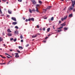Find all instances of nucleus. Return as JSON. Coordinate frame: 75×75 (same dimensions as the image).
I'll list each match as a JSON object with an SVG mask.
<instances>
[{
	"label": "nucleus",
	"instance_id": "nucleus-13",
	"mask_svg": "<svg viewBox=\"0 0 75 75\" xmlns=\"http://www.w3.org/2000/svg\"><path fill=\"white\" fill-rule=\"evenodd\" d=\"M12 24L13 25H16V24H17V23L16 22H13Z\"/></svg>",
	"mask_w": 75,
	"mask_h": 75
},
{
	"label": "nucleus",
	"instance_id": "nucleus-42",
	"mask_svg": "<svg viewBox=\"0 0 75 75\" xmlns=\"http://www.w3.org/2000/svg\"><path fill=\"white\" fill-rule=\"evenodd\" d=\"M43 31H45V28H44L42 29Z\"/></svg>",
	"mask_w": 75,
	"mask_h": 75
},
{
	"label": "nucleus",
	"instance_id": "nucleus-44",
	"mask_svg": "<svg viewBox=\"0 0 75 75\" xmlns=\"http://www.w3.org/2000/svg\"><path fill=\"white\" fill-rule=\"evenodd\" d=\"M28 21V19H26V20H25V21L26 22H27V21Z\"/></svg>",
	"mask_w": 75,
	"mask_h": 75
},
{
	"label": "nucleus",
	"instance_id": "nucleus-28",
	"mask_svg": "<svg viewBox=\"0 0 75 75\" xmlns=\"http://www.w3.org/2000/svg\"><path fill=\"white\" fill-rule=\"evenodd\" d=\"M39 3L40 4H42V1H39Z\"/></svg>",
	"mask_w": 75,
	"mask_h": 75
},
{
	"label": "nucleus",
	"instance_id": "nucleus-56",
	"mask_svg": "<svg viewBox=\"0 0 75 75\" xmlns=\"http://www.w3.org/2000/svg\"><path fill=\"white\" fill-rule=\"evenodd\" d=\"M9 62H10V61H9V62L7 64H9Z\"/></svg>",
	"mask_w": 75,
	"mask_h": 75
},
{
	"label": "nucleus",
	"instance_id": "nucleus-39",
	"mask_svg": "<svg viewBox=\"0 0 75 75\" xmlns=\"http://www.w3.org/2000/svg\"><path fill=\"white\" fill-rule=\"evenodd\" d=\"M13 38H12L10 39L11 41H13Z\"/></svg>",
	"mask_w": 75,
	"mask_h": 75
},
{
	"label": "nucleus",
	"instance_id": "nucleus-51",
	"mask_svg": "<svg viewBox=\"0 0 75 75\" xmlns=\"http://www.w3.org/2000/svg\"><path fill=\"white\" fill-rule=\"evenodd\" d=\"M7 57L8 58H10V57H8V56H7Z\"/></svg>",
	"mask_w": 75,
	"mask_h": 75
},
{
	"label": "nucleus",
	"instance_id": "nucleus-18",
	"mask_svg": "<svg viewBox=\"0 0 75 75\" xmlns=\"http://www.w3.org/2000/svg\"><path fill=\"white\" fill-rule=\"evenodd\" d=\"M50 29H51V28H49L47 29V32H49L50 31Z\"/></svg>",
	"mask_w": 75,
	"mask_h": 75
},
{
	"label": "nucleus",
	"instance_id": "nucleus-17",
	"mask_svg": "<svg viewBox=\"0 0 75 75\" xmlns=\"http://www.w3.org/2000/svg\"><path fill=\"white\" fill-rule=\"evenodd\" d=\"M18 32L17 31H14V34H18Z\"/></svg>",
	"mask_w": 75,
	"mask_h": 75
},
{
	"label": "nucleus",
	"instance_id": "nucleus-33",
	"mask_svg": "<svg viewBox=\"0 0 75 75\" xmlns=\"http://www.w3.org/2000/svg\"><path fill=\"white\" fill-rule=\"evenodd\" d=\"M29 46V44H28L26 45H25L26 47H28Z\"/></svg>",
	"mask_w": 75,
	"mask_h": 75
},
{
	"label": "nucleus",
	"instance_id": "nucleus-62",
	"mask_svg": "<svg viewBox=\"0 0 75 75\" xmlns=\"http://www.w3.org/2000/svg\"><path fill=\"white\" fill-rule=\"evenodd\" d=\"M50 35H51V34H49V35H48V36H50Z\"/></svg>",
	"mask_w": 75,
	"mask_h": 75
},
{
	"label": "nucleus",
	"instance_id": "nucleus-57",
	"mask_svg": "<svg viewBox=\"0 0 75 75\" xmlns=\"http://www.w3.org/2000/svg\"><path fill=\"white\" fill-rule=\"evenodd\" d=\"M47 17H46L45 18H44V19H47Z\"/></svg>",
	"mask_w": 75,
	"mask_h": 75
},
{
	"label": "nucleus",
	"instance_id": "nucleus-49",
	"mask_svg": "<svg viewBox=\"0 0 75 75\" xmlns=\"http://www.w3.org/2000/svg\"><path fill=\"white\" fill-rule=\"evenodd\" d=\"M66 8H67V7H65L64 9L63 10H65V9H66Z\"/></svg>",
	"mask_w": 75,
	"mask_h": 75
},
{
	"label": "nucleus",
	"instance_id": "nucleus-37",
	"mask_svg": "<svg viewBox=\"0 0 75 75\" xmlns=\"http://www.w3.org/2000/svg\"><path fill=\"white\" fill-rule=\"evenodd\" d=\"M32 11H33V12H35V10L33 9L32 10Z\"/></svg>",
	"mask_w": 75,
	"mask_h": 75
},
{
	"label": "nucleus",
	"instance_id": "nucleus-43",
	"mask_svg": "<svg viewBox=\"0 0 75 75\" xmlns=\"http://www.w3.org/2000/svg\"><path fill=\"white\" fill-rule=\"evenodd\" d=\"M61 21H59V24H61Z\"/></svg>",
	"mask_w": 75,
	"mask_h": 75
},
{
	"label": "nucleus",
	"instance_id": "nucleus-5",
	"mask_svg": "<svg viewBox=\"0 0 75 75\" xmlns=\"http://www.w3.org/2000/svg\"><path fill=\"white\" fill-rule=\"evenodd\" d=\"M65 22H64V23H63L61 24H60V25H61L62 27L63 26H65L66 25V24L65 23Z\"/></svg>",
	"mask_w": 75,
	"mask_h": 75
},
{
	"label": "nucleus",
	"instance_id": "nucleus-9",
	"mask_svg": "<svg viewBox=\"0 0 75 75\" xmlns=\"http://www.w3.org/2000/svg\"><path fill=\"white\" fill-rule=\"evenodd\" d=\"M7 35H8V36H10V37H11L12 35V34L8 33Z\"/></svg>",
	"mask_w": 75,
	"mask_h": 75
},
{
	"label": "nucleus",
	"instance_id": "nucleus-26",
	"mask_svg": "<svg viewBox=\"0 0 75 75\" xmlns=\"http://www.w3.org/2000/svg\"><path fill=\"white\" fill-rule=\"evenodd\" d=\"M16 41H17V39H16V38H15L13 40V41L14 42H16Z\"/></svg>",
	"mask_w": 75,
	"mask_h": 75
},
{
	"label": "nucleus",
	"instance_id": "nucleus-34",
	"mask_svg": "<svg viewBox=\"0 0 75 75\" xmlns=\"http://www.w3.org/2000/svg\"><path fill=\"white\" fill-rule=\"evenodd\" d=\"M36 27L38 28H39L40 27V26H39L38 25H37Z\"/></svg>",
	"mask_w": 75,
	"mask_h": 75
},
{
	"label": "nucleus",
	"instance_id": "nucleus-47",
	"mask_svg": "<svg viewBox=\"0 0 75 75\" xmlns=\"http://www.w3.org/2000/svg\"><path fill=\"white\" fill-rule=\"evenodd\" d=\"M23 20H24L25 19V18H24V17H23Z\"/></svg>",
	"mask_w": 75,
	"mask_h": 75
},
{
	"label": "nucleus",
	"instance_id": "nucleus-59",
	"mask_svg": "<svg viewBox=\"0 0 75 75\" xmlns=\"http://www.w3.org/2000/svg\"><path fill=\"white\" fill-rule=\"evenodd\" d=\"M44 42H46V40H45L44 41Z\"/></svg>",
	"mask_w": 75,
	"mask_h": 75
},
{
	"label": "nucleus",
	"instance_id": "nucleus-38",
	"mask_svg": "<svg viewBox=\"0 0 75 75\" xmlns=\"http://www.w3.org/2000/svg\"><path fill=\"white\" fill-rule=\"evenodd\" d=\"M0 12L1 13V14H2V12L1 11V9H0Z\"/></svg>",
	"mask_w": 75,
	"mask_h": 75
},
{
	"label": "nucleus",
	"instance_id": "nucleus-41",
	"mask_svg": "<svg viewBox=\"0 0 75 75\" xmlns=\"http://www.w3.org/2000/svg\"><path fill=\"white\" fill-rule=\"evenodd\" d=\"M73 11L74 12L75 11V9L74 8L73 9Z\"/></svg>",
	"mask_w": 75,
	"mask_h": 75
},
{
	"label": "nucleus",
	"instance_id": "nucleus-16",
	"mask_svg": "<svg viewBox=\"0 0 75 75\" xmlns=\"http://www.w3.org/2000/svg\"><path fill=\"white\" fill-rule=\"evenodd\" d=\"M40 7V5L39 4H37L36 6V8H38V7Z\"/></svg>",
	"mask_w": 75,
	"mask_h": 75
},
{
	"label": "nucleus",
	"instance_id": "nucleus-14",
	"mask_svg": "<svg viewBox=\"0 0 75 75\" xmlns=\"http://www.w3.org/2000/svg\"><path fill=\"white\" fill-rule=\"evenodd\" d=\"M3 41V38L1 37H0V41Z\"/></svg>",
	"mask_w": 75,
	"mask_h": 75
},
{
	"label": "nucleus",
	"instance_id": "nucleus-4",
	"mask_svg": "<svg viewBox=\"0 0 75 75\" xmlns=\"http://www.w3.org/2000/svg\"><path fill=\"white\" fill-rule=\"evenodd\" d=\"M15 54H16L15 57H16V58H18V57H19V56L18 55V53H15Z\"/></svg>",
	"mask_w": 75,
	"mask_h": 75
},
{
	"label": "nucleus",
	"instance_id": "nucleus-25",
	"mask_svg": "<svg viewBox=\"0 0 75 75\" xmlns=\"http://www.w3.org/2000/svg\"><path fill=\"white\" fill-rule=\"evenodd\" d=\"M54 20V17H52L51 18V21H53Z\"/></svg>",
	"mask_w": 75,
	"mask_h": 75
},
{
	"label": "nucleus",
	"instance_id": "nucleus-12",
	"mask_svg": "<svg viewBox=\"0 0 75 75\" xmlns=\"http://www.w3.org/2000/svg\"><path fill=\"white\" fill-rule=\"evenodd\" d=\"M7 31L8 33H11V31L10 30V29H8L7 30Z\"/></svg>",
	"mask_w": 75,
	"mask_h": 75
},
{
	"label": "nucleus",
	"instance_id": "nucleus-23",
	"mask_svg": "<svg viewBox=\"0 0 75 75\" xmlns=\"http://www.w3.org/2000/svg\"><path fill=\"white\" fill-rule=\"evenodd\" d=\"M12 11H8V13L9 14H11L12 13Z\"/></svg>",
	"mask_w": 75,
	"mask_h": 75
},
{
	"label": "nucleus",
	"instance_id": "nucleus-6",
	"mask_svg": "<svg viewBox=\"0 0 75 75\" xmlns=\"http://www.w3.org/2000/svg\"><path fill=\"white\" fill-rule=\"evenodd\" d=\"M67 18V15L66 16L65 18H61V20H62V21H64V20H65V19H66Z\"/></svg>",
	"mask_w": 75,
	"mask_h": 75
},
{
	"label": "nucleus",
	"instance_id": "nucleus-45",
	"mask_svg": "<svg viewBox=\"0 0 75 75\" xmlns=\"http://www.w3.org/2000/svg\"><path fill=\"white\" fill-rule=\"evenodd\" d=\"M2 1H4L5 2V1H7V0H2Z\"/></svg>",
	"mask_w": 75,
	"mask_h": 75
},
{
	"label": "nucleus",
	"instance_id": "nucleus-32",
	"mask_svg": "<svg viewBox=\"0 0 75 75\" xmlns=\"http://www.w3.org/2000/svg\"><path fill=\"white\" fill-rule=\"evenodd\" d=\"M3 35H5V33H4V32H3L2 33Z\"/></svg>",
	"mask_w": 75,
	"mask_h": 75
},
{
	"label": "nucleus",
	"instance_id": "nucleus-55",
	"mask_svg": "<svg viewBox=\"0 0 75 75\" xmlns=\"http://www.w3.org/2000/svg\"><path fill=\"white\" fill-rule=\"evenodd\" d=\"M4 47H5V46H6V45H5V44H4Z\"/></svg>",
	"mask_w": 75,
	"mask_h": 75
},
{
	"label": "nucleus",
	"instance_id": "nucleus-64",
	"mask_svg": "<svg viewBox=\"0 0 75 75\" xmlns=\"http://www.w3.org/2000/svg\"><path fill=\"white\" fill-rule=\"evenodd\" d=\"M8 2H6V3H7V4H8Z\"/></svg>",
	"mask_w": 75,
	"mask_h": 75
},
{
	"label": "nucleus",
	"instance_id": "nucleus-21",
	"mask_svg": "<svg viewBox=\"0 0 75 75\" xmlns=\"http://www.w3.org/2000/svg\"><path fill=\"white\" fill-rule=\"evenodd\" d=\"M0 57H2V58H4V59H5V58H6V57H3V56H2V55H0Z\"/></svg>",
	"mask_w": 75,
	"mask_h": 75
},
{
	"label": "nucleus",
	"instance_id": "nucleus-35",
	"mask_svg": "<svg viewBox=\"0 0 75 75\" xmlns=\"http://www.w3.org/2000/svg\"><path fill=\"white\" fill-rule=\"evenodd\" d=\"M18 1L19 2H21V1H22V0H18Z\"/></svg>",
	"mask_w": 75,
	"mask_h": 75
},
{
	"label": "nucleus",
	"instance_id": "nucleus-52",
	"mask_svg": "<svg viewBox=\"0 0 75 75\" xmlns=\"http://www.w3.org/2000/svg\"><path fill=\"white\" fill-rule=\"evenodd\" d=\"M10 51H13V50H10Z\"/></svg>",
	"mask_w": 75,
	"mask_h": 75
},
{
	"label": "nucleus",
	"instance_id": "nucleus-24",
	"mask_svg": "<svg viewBox=\"0 0 75 75\" xmlns=\"http://www.w3.org/2000/svg\"><path fill=\"white\" fill-rule=\"evenodd\" d=\"M64 30H64V31H65L66 30H68V28H64Z\"/></svg>",
	"mask_w": 75,
	"mask_h": 75
},
{
	"label": "nucleus",
	"instance_id": "nucleus-36",
	"mask_svg": "<svg viewBox=\"0 0 75 75\" xmlns=\"http://www.w3.org/2000/svg\"><path fill=\"white\" fill-rule=\"evenodd\" d=\"M29 11L30 13H32V11H31V9L29 10Z\"/></svg>",
	"mask_w": 75,
	"mask_h": 75
},
{
	"label": "nucleus",
	"instance_id": "nucleus-1",
	"mask_svg": "<svg viewBox=\"0 0 75 75\" xmlns=\"http://www.w3.org/2000/svg\"><path fill=\"white\" fill-rule=\"evenodd\" d=\"M73 8H74L73 7V6H69L68 9L67 13H68V11H71L72 10Z\"/></svg>",
	"mask_w": 75,
	"mask_h": 75
},
{
	"label": "nucleus",
	"instance_id": "nucleus-46",
	"mask_svg": "<svg viewBox=\"0 0 75 75\" xmlns=\"http://www.w3.org/2000/svg\"><path fill=\"white\" fill-rule=\"evenodd\" d=\"M21 42H23V40H21Z\"/></svg>",
	"mask_w": 75,
	"mask_h": 75
},
{
	"label": "nucleus",
	"instance_id": "nucleus-2",
	"mask_svg": "<svg viewBox=\"0 0 75 75\" xmlns=\"http://www.w3.org/2000/svg\"><path fill=\"white\" fill-rule=\"evenodd\" d=\"M72 2L71 6H73V8H74L75 5V0L73 1L72 0H71Z\"/></svg>",
	"mask_w": 75,
	"mask_h": 75
},
{
	"label": "nucleus",
	"instance_id": "nucleus-50",
	"mask_svg": "<svg viewBox=\"0 0 75 75\" xmlns=\"http://www.w3.org/2000/svg\"><path fill=\"white\" fill-rule=\"evenodd\" d=\"M60 29H61V28H63V26L60 27Z\"/></svg>",
	"mask_w": 75,
	"mask_h": 75
},
{
	"label": "nucleus",
	"instance_id": "nucleus-31",
	"mask_svg": "<svg viewBox=\"0 0 75 75\" xmlns=\"http://www.w3.org/2000/svg\"><path fill=\"white\" fill-rule=\"evenodd\" d=\"M43 11H45H45H47V9H43Z\"/></svg>",
	"mask_w": 75,
	"mask_h": 75
},
{
	"label": "nucleus",
	"instance_id": "nucleus-10",
	"mask_svg": "<svg viewBox=\"0 0 75 75\" xmlns=\"http://www.w3.org/2000/svg\"><path fill=\"white\" fill-rule=\"evenodd\" d=\"M32 37V38H35V37H37V35L35 34V36L33 35Z\"/></svg>",
	"mask_w": 75,
	"mask_h": 75
},
{
	"label": "nucleus",
	"instance_id": "nucleus-29",
	"mask_svg": "<svg viewBox=\"0 0 75 75\" xmlns=\"http://www.w3.org/2000/svg\"><path fill=\"white\" fill-rule=\"evenodd\" d=\"M61 31H62V30L60 29V30H58V32H61Z\"/></svg>",
	"mask_w": 75,
	"mask_h": 75
},
{
	"label": "nucleus",
	"instance_id": "nucleus-30",
	"mask_svg": "<svg viewBox=\"0 0 75 75\" xmlns=\"http://www.w3.org/2000/svg\"><path fill=\"white\" fill-rule=\"evenodd\" d=\"M5 54H6V55H8V56H9V57H12L10 56V55H8L7 53H5Z\"/></svg>",
	"mask_w": 75,
	"mask_h": 75
},
{
	"label": "nucleus",
	"instance_id": "nucleus-48",
	"mask_svg": "<svg viewBox=\"0 0 75 75\" xmlns=\"http://www.w3.org/2000/svg\"><path fill=\"white\" fill-rule=\"evenodd\" d=\"M39 30L40 31H41V30H42V29H41V28H40V29H39Z\"/></svg>",
	"mask_w": 75,
	"mask_h": 75
},
{
	"label": "nucleus",
	"instance_id": "nucleus-53",
	"mask_svg": "<svg viewBox=\"0 0 75 75\" xmlns=\"http://www.w3.org/2000/svg\"><path fill=\"white\" fill-rule=\"evenodd\" d=\"M58 30H60V29H61V28H60V27L57 28Z\"/></svg>",
	"mask_w": 75,
	"mask_h": 75
},
{
	"label": "nucleus",
	"instance_id": "nucleus-40",
	"mask_svg": "<svg viewBox=\"0 0 75 75\" xmlns=\"http://www.w3.org/2000/svg\"><path fill=\"white\" fill-rule=\"evenodd\" d=\"M17 51L18 52V53H20V51L17 50Z\"/></svg>",
	"mask_w": 75,
	"mask_h": 75
},
{
	"label": "nucleus",
	"instance_id": "nucleus-58",
	"mask_svg": "<svg viewBox=\"0 0 75 75\" xmlns=\"http://www.w3.org/2000/svg\"><path fill=\"white\" fill-rule=\"evenodd\" d=\"M0 64L1 65H3V63H0Z\"/></svg>",
	"mask_w": 75,
	"mask_h": 75
},
{
	"label": "nucleus",
	"instance_id": "nucleus-60",
	"mask_svg": "<svg viewBox=\"0 0 75 75\" xmlns=\"http://www.w3.org/2000/svg\"><path fill=\"white\" fill-rule=\"evenodd\" d=\"M5 64V63H2V64Z\"/></svg>",
	"mask_w": 75,
	"mask_h": 75
},
{
	"label": "nucleus",
	"instance_id": "nucleus-27",
	"mask_svg": "<svg viewBox=\"0 0 75 75\" xmlns=\"http://www.w3.org/2000/svg\"><path fill=\"white\" fill-rule=\"evenodd\" d=\"M15 28H16L17 29H18V26H16L15 27Z\"/></svg>",
	"mask_w": 75,
	"mask_h": 75
},
{
	"label": "nucleus",
	"instance_id": "nucleus-61",
	"mask_svg": "<svg viewBox=\"0 0 75 75\" xmlns=\"http://www.w3.org/2000/svg\"><path fill=\"white\" fill-rule=\"evenodd\" d=\"M0 50H2V49L0 48Z\"/></svg>",
	"mask_w": 75,
	"mask_h": 75
},
{
	"label": "nucleus",
	"instance_id": "nucleus-3",
	"mask_svg": "<svg viewBox=\"0 0 75 75\" xmlns=\"http://www.w3.org/2000/svg\"><path fill=\"white\" fill-rule=\"evenodd\" d=\"M28 21H34V19L33 18H29L28 19Z\"/></svg>",
	"mask_w": 75,
	"mask_h": 75
},
{
	"label": "nucleus",
	"instance_id": "nucleus-8",
	"mask_svg": "<svg viewBox=\"0 0 75 75\" xmlns=\"http://www.w3.org/2000/svg\"><path fill=\"white\" fill-rule=\"evenodd\" d=\"M73 17V15L72 13L69 14V17Z\"/></svg>",
	"mask_w": 75,
	"mask_h": 75
},
{
	"label": "nucleus",
	"instance_id": "nucleus-63",
	"mask_svg": "<svg viewBox=\"0 0 75 75\" xmlns=\"http://www.w3.org/2000/svg\"><path fill=\"white\" fill-rule=\"evenodd\" d=\"M53 28H54V26H53Z\"/></svg>",
	"mask_w": 75,
	"mask_h": 75
},
{
	"label": "nucleus",
	"instance_id": "nucleus-15",
	"mask_svg": "<svg viewBox=\"0 0 75 75\" xmlns=\"http://www.w3.org/2000/svg\"><path fill=\"white\" fill-rule=\"evenodd\" d=\"M51 7H52L51 6H48V7H47V8L46 9H47V10H48V9H50V8Z\"/></svg>",
	"mask_w": 75,
	"mask_h": 75
},
{
	"label": "nucleus",
	"instance_id": "nucleus-19",
	"mask_svg": "<svg viewBox=\"0 0 75 75\" xmlns=\"http://www.w3.org/2000/svg\"><path fill=\"white\" fill-rule=\"evenodd\" d=\"M36 8V11H37V12L40 13V12H39V11H38V8Z\"/></svg>",
	"mask_w": 75,
	"mask_h": 75
},
{
	"label": "nucleus",
	"instance_id": "nucleus-54",
	"mask_svg": "<svg viewBox=\"0 0 75 75\" xmlns=\"http://www.w3.org/2000/svg\"><path fill=\"white\" fill-rule=\"evenodd\" d=\"M47 38H48V37H47L46 38H45V40H46Z\"/></svg>",
	"mask_w": 75,
	"mask_h": 75
},
{
	"label": "nucleus",
	"instance_id": "nucleus-11",
	"mask_svg": "<svg viewBox=\"0 0 75 75\" xmlns=\"http://www.w3.org/2000/svg\"><path fill=\"white\" fill-rule=\"evenodd\" d=\"M32 3L33 4H36V2L34 0H33V1H32Z\"/></svg>",
	"mask_w": 75,
	"mask_h": 75
},
{
	"label": "nucleus",
	"instance_id": "nucleus-22",
	"mask_svg": "<svg viewBox=\"0 0 75 75\" xmlns=\"http://www.w3.org/2000/svg\"><path fill=\"white\" fill-rule=\"evenodd\" d=\"M21 39H23V37L22 35H21L20 37Z\"/></svg>",
	"mask_w": 75,
	"mask_h": 75
},
{
	"label": "nucleus",
	"instance_id": "nucleus-20",
	"mask_svg": "<svg viewBox=\"0 0 75 75\" xmlns=\"http://www.w3.org/2000/svg\"><path fill=\"white\" fill-rule=\"evenodd\" d=\"M18 48L19 49H21V50H22V49H23V48L21 46H19Z\"/></svg>",
	"mask_w": 75,
	"mask_h": 75
},
{
	"label": "nucleus",
	"instance_id": "nucleus-7",
	"mask_svg": "<svg viewBox=\"0 0 75 75\" xmlns=\"http://www.w3.org/2000/svg\"><path fill=\"white\" fill-rule=\"evenodd\" d=\"M11 19L13 20V21H16V18L13 17H12L11 18Z\"/></svg>",
	"mask_w": 75,
	"mask_h": 75
}]
</instances>
